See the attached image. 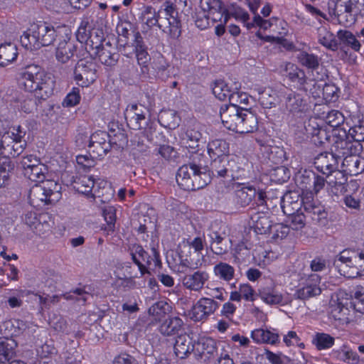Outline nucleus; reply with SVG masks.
<instances>
[{
  "label": "nucleus",
  "mask_w": 364,
  "mask_h": 364,
  "mask_svg": "<svg viewBox=\"0 0 364 364\" xmlns=\"http://www.w3.org/2000/svg\"><path fill=\"white\" fill-rule=\"evenodd\" d=\"M18 83L38 100L48 99L55 88V81L50 75L36 65H28L20 73Z\"/></svg>",
  "instance_id": "nucleus-1"
},
{
  "label": "nucleus",
  "mask_w": 364,
  "mask_h": 364,
  "mask_svg": "<svg viewBox=\"0 0 364 364\" xmlns=\"http://www.w3.org/2000/svg\"><path fill=\"white\" fill-rule=\"evenodd\" d=\"M65 29L55 28L50 23L39 21L31 26L21 36V43L28 50H38L53 44Z\"/></svg>",
  "instance_id": "nucleus-2"
},
{
  "label": "nucleus",
  "mask_w": 364,
  "mask_h": 364,
  "mask_svg": "<svg viewBox=\"0 0 364 364\" xmlns=\"http://www.w3.org/2000/svg\"><path fill=\"white\" fill-rule=\"evenodd\" d=\"M334 266L345 277L364 276V252L344 250L335 257Z\"/></svg>",
  "instance_id": "nucleus-3"
},
{
  "label": "nucleus",
  "mask_w": 364,
  "mask_h": 364,
  "mask_svg": "<svg viewBox=\"0 0 364 364\" xmlns=\"http://www.w3.org/2000/svg\"><path fill=\"white\" fill-rule=\"evenodd\" d=\"M61 186L54 180H46L31 187L29 201L34 207L55 203L61 198Z\"/></svg>",
  "instance_id": "nucleus-4"
},
{
  "label": "nucleus",
  "mask_w": 364,
  "mask_h": 364,
  "mask_svg": "<svg viewBox=\"0 0 364 364\" xmlns=\"http://www.w3.org/2000/svg\"><path fill=\"white\" fill-rule=\"evenodd\" d=\"M133 262L138 266L141 276L149 273L148 269L156 268L161 264L160 255L157 250L152 247L149 254L139 245H133L130 248Z\"/></svg>",
  "instance_id": "nucleus-5"
},
{
  "label": "nucleus",
  "mask_w": 364,
  "mask_h": 364,
  "mask_svg": "<svg viewBox=\"0 0 364 364\" xmlns=\"http://www.w3.org/2000/svg\"><path fill=\"white\" fill-rule=\"evenodd\" d=\"M226 226L221 222H213L208 229L207 236L210 240L211 251L217 255H223L228 252V246L224 243L227 237Z\"/></svg>",
  "instance_id": "nucleus-6"
},
{
  "label": "nucleus",
  "mask_w": 364,
  "mask_h": 364,
  "mask_svg": "<svg viewBox=\"0 0 364 364\" xmlns=\"http://www.w3.org/2000/svg\"><path fill=\"white\" fill-rule=\"evenodd\" d=\"M280 105L282 112L287 115L301 116L306 112V105L303 97L298 93L286 87V90Z\"/></svg>",
  "instance_id": "nucleus-7"
},
{
  "label": "nucleus",
  "mask_w": 364,
  "mask_h": 364,
  "mask_svg": "<svg viewBox=\"0 0 364 364\" xmlns=\"http://www.w3.org/2000/svg\"><path fill=\"white\" fill-rule=\"evenodd\" d=\"M96 65L92 60H80L74 70V79L82 87H88L97 79Z\"/></svg>",
  "instance_id": "nucleus-8"
},
{
  "label": "nucleus",
  "mask_w": 364,
  "mask_h": 364,
  "mask_svg": "<svg viewBox=\"0 0 364 364\" xmlns=\"http://www.w3.org/2000/svg\"><path fill=\"white\" fill-rule=\"evenodd\" d=\"M55 56L58 62L68 63L74 56L77 47L71 40V34L65 29L55 41Z\"/></svg>",
  "instance_id": "nucleus-9"
},
{
  "label": "nucleus",
  "mask_w": 364,
  "mask_h": 364,
  "mask_svg": "<svg viewBox=\"0 0 364 364\" xmlns=\"http://www.w3.org/2000/svg\"><path fill=\"white\" fill-rule=\"evenodd\" d=\"M301 205L305 213L317 222L326 218L328 213L321 202L315 198L313 191L304 192L301 195Z\"/></svg>",
  "instance_id": "nucleus-10"
},
{
  "label": "nucleus",
  "mask_w": 364,
  "mask_h": 364,
  "mask_svg": "<svg viewBox=\"0 0 364 364\" xmlns=\"http://www.w3.org/2000/svg\"><path fill=\"white\" fill-rule=\"evenodd\" d=\"M220 304L213 299L202 297L193 305L191 318L195 321H203L213 315L219 308Z\"/></svg>",
  "instance_id": "nucleus-11"
},
{
  "label": "nucleus",
  "mask_w": 364,
  "mask_h": 364,
  "mask_svg": "<svg viewBox=\"0 0 364 364\" xmlns=\"http://www.w3.org/2000/svg\"><path fill=\"white\" fill-rule=\"evenodd\" d=\"M236 102L225 105L220 107V115L222 122L227 129L237 132L243 109Z\"/></svg>",
  "instance_id": "nucleus-12"
},
{
  "label": "nucleus",
  "mask_w": 364,
  "mask_h": 364,
  "mask_svg": "<svg viewBox=\"0 0 364 364\" xmlns=\"http://www.w3.org/2000/svg\"><path fill=\"white\" fill-rule=\"evenodd\" d=\"M240 87L238 82H228L223 80H217L213 83L212 90L213 95L220 100H225L229 99L231 102H237L235 97L239 96V92H237Z\"/></svg>",
  "instance_id": "nucleus-13"
},
{
  "label": "nucleus",
  "mask_w": 364,
  "mask_h": 364,
  "mask_svg": "<svg viewBox=\"0 0 364 364\" xmlns=\"http://www.w3.org/2000/svg\"><path fill=\"white\" fill-rule=\"evenodd\" d=\"M321 277L317 273H313L308 276L305 280L304 285L296 290V298L301 300L318 296L321 294L320 287Z\"/></svg>",
  "instance_id": "nucleus-14"
},
{
  "label": "nucleus",
  "mask_w": 364,
  "mask_h": 364,
  "mask_svg": "<svg viewBox=\"0 0 364 364\" xmlns=\"http://www.w3.org/2000/svg\"><path fill=\"white\" fill-rule=\"evenodd\" d=\"M147 109L141 105H129L124 111L128 125L133 129H141L145 124Z\"/></svg>",
  "instance_id": "nucleus-15"
},
{
  "label": "nucleus",
  "mask_w": 364,
  "mask_h": 364,
  "mask_svg": "<svg viewBox=\"0 0 364 364\" xmlns=\"http://www.w3.org/2000/svg\"><path fill=\"white\" fill-rule=\"evenodd\" d=\"M107 134L103 132H96L90 138L88 147L93 157H103L111 149V145L107 140Z\"/></svg>",
  "instance_id": "nucleus-16"
},
{
  "label": "nucleus",
  "mask_w": 364,
  "mask_h": 364,
  "mask_svg": "<svg viewBox=\"0 0 364 364\" xmlns=\"http://www.w3.org/2000/svg\"><path fill=\"white\" fill-rule=\"evenodd\" d=\"M209 279V274L206 271L198 270L185 274L182 278L183 286L193 291H200Z\"/></svg>",
  "instance_id": "nucleus-17"
},
{
  "label": "nucleus",
  "mask_w": 364,
  "mask_h": 364,
  "mask_svg": "<svg viewBox=\"0 0 364 364\" xmlns=\"http://www.w3.org/2000/svg\"><path fill=\"white\" fill-rule=\"evenodd\" d=\"M286 90V87L281 85L274 88H267L263 90H259V100L262 105L265 108L275 107L277 104L282 102V98Z\"/></svg>",
  "instance_id": "nucleus-18"
},
{
  "label": "nucleus",
  "mask_w": 364,
  "mask_h": 364,
  "mask_svg": "<svg viewBox=\"0 0 364 364\" xmlns=\"http://www.w3.org/2000/svg\"><path fill=\"white\" fill-rule=\"evenodd\" d=\"M94 53L102 64L109 67L116 65L119 57L116 48L110 42L97 46Z\"/></svg>",
  "instance_id": "nucleus-19"
},
{
  "label": "nucleus",
  "mask_w": 364,
  "mask_h": 364,
  "mask_svg": "<svg viewBox=\"0 0 364 364\" xmlns=\"http://www.w3.org/2000/svg\"><path fill=\"white\" fill-rule=\"evenodd\" d=\"M284 75H285L291 82L296 83L299 90L306 91L308 84L307 77L304 70L299 68L296 64L288 62L286 63L283 68Z\"/></svg>",
  "instance_id": "nucleus-20"
},
{
  "label": "nucleus",
  "mask_w": 364,
  "mask_h": 364,
  "mask_svg": "<svg viewBox=\"0 0 364 364\" xmlns=\"http://www.w3.org/2000/svg\"><path fill=\"white\" fill-rule=\"evenodd\" d=\"M358 11V1L348 0L336 5L335 14L340 21H346L347 24H351L355 21V15Z\"/></svg>",
  "instance_id": "nucleus-21"
},
{
  "label": "nucleus",
  "mask_w": 364,
  "mask_h": 364,
  "mask_svg": "<svg viewBox=\"0 0 364 364\" xmlns=\"http://www.w3.org/2000/svg\"><path fill=\"white\" fill-rule=\"evenodd\" d=\"M314 165L319 172L329 176L337 169L338 159L332 153H321L315 158Z\"/></svg>",
  "instance_id": "nucleus-22"
},
{
  "label": "nucleus",
  "mask_w": 364,
  "mask_h": 364,
  "mask_svg": "<svg viewBox=\"0 0 364 364\" xmlns=\"http://www.w3.org/2000/svg\"><path fill=\"white\" fill-rule=\"evenodd\" d=\"M346 138H337L333 144L332 149L337 158H344L350 154H358L362 149L361 144H355Z\"/></svg>",
  "instance_id": "nucleus-23"
},
{
  "label": "nucleus",
  "mask_w": 364,
  "mask_h": 364,
  "mask_svg": "<svg viewBox=\"0 0 364 364\" xmlns=\"http://www.w3.org/2000/svg\"><path fill=\"white\" fill-rule=\"evenodd\" d=\"M330 356L333 359L347 364H359L361 361L358 353L348 343H343L341 347L333 349Z\"/></svg>",
  "instance_id": "nucleus-24"
},
{
  "label": "nucleus",
  "mask_w": 364,
  "mask_h": 364,
  "mask_svg": "<svg viewBox=\"0 0 364 364\" xmlns=\"http://www.w3.org/2000/svg\"><path fill=\"white\" fill-rule=\"evenodd\" d=\"M26 132L21 129L20 126L13 127L12 131L8 132V135L11 136L12 142L5 147H2V150L7 151L14 157L18 156L24 149L26 143L21 144V139L25 136Z\"/></svg>",
  "instance_id": "nucleus-25"
},
{
  "label": "nucleus",
  "mask_w": 364,
  "mask_h": 364,
  "mask_svg": "<svg viewBox=\"0 0 364 364\" xmlns=\"http://www.w3.org/2000/svg\"><path fill=\"white\" fill-rule=\"evenodd\" d=\"M198 171V165L190 163L181 166L176 174V181L179 186L184 190L189 189L191 186V180L193 176Z\"/></svg>",
  "instance_id": "nucleus-26"
},
{
  "label": "nucleus",
  "mask_w": 364,
  "mask_h": 364,
  "mask_svg": "<svg viewBox=\"0 0 364 364\" xmlns=\"http://www.w3.org/2000/svg\"><path fill=\"white\" fill-rule=\"evenodd\" d=\"M229 177L232 179L247 178V161L245 159L237 156L228 158Z\"/></svg>",
  "instance_id": "nucleus-27"
},
{
  "label": "nucleus",
  "mask_w": 364,
  "mask_h": 364,
  "mask_svg": "<svg viewBox=\"0 0 364 364\" xmlns=\"http://www.w3.org/2000/svg\"><path fill=\"white\" fill-rule=\"evenodd\" d=\"M231 17L234 18L236 21L242 23L247 29H250L253 27V23H250L248 22L250 15L244 9L236 7L231 10H224L223 14H220L219 20L220 22L227 23Z\"/></svg>",
  "instance_id": "nucleus-28"
},
{
  "label": "nucleus",
  "mask_w": 364,
  "mask_h": 364,
  "mask_svg": "<svg viewBox=\"0 0 364 364\" xmlns=\"http://www.w3.org/2000/svg\"><path fill=\"white\" fill-rule=\"evenodd\" d=\"M195 348L191 337L187 334H181L176 340L174 353L178 358L183 359L194 350Z\"/></svg>",
  "instance_id": "nucleus-29"
},
{
  "label": "nucleus",
  "mask_w": 364,
  "mask_h": 364,
  "mask_svg": "<svg viewBox=\"0 0 364 364\" xmlns=\"http://www.w3.org/2000/svg\"><path fill=\"white\" fill-rule=\"evenodd\" d=\"M251 338L256 343L275 345L279 342V335L276 330L257 328L251 332Z\"/></svg>",
  "instance_id": "nucleus-30"
},
{
  "label": "nucleus",
  "mask_w": 364,
  "mask_h": 364,
  "mask_svg": "<svg viewBox=\"0 0 364 364\" xmlns=\"http://www.w3.org/2000/svg\"><path fill=\"white\" fill-rule=\"evenodd\" d=\"M257 118L247 109H243L240 114V120L238 126L237 133H250L257 129Z\"/></svg>",
  "instance_id": "nucleus-31"
},
{
  "label": "nucleus",
  "mask_w": 364,
  "mask_h": 364,
  "mask_svg": "<svg viewBox=\"0 0 364 364\" xmlns=\"http://www.w3.org/2000/svg\"><path fill=\"white\" fill-rule=\"evenodd\" d=\"M208 153L213 159L228 158L229 144L223 139H214L210 141L207 146Z\"/></svg>",
  "instance_id": "nucleus-32"
},
{
  "label": "nucleus",
  "mask_w": 364,
  "mask_h": 364,
  "mask_svg": "<svg viewBox=\"0 0 364 364\" xmlns=\"http://www.w3.org/2000/svg\"><path fill=\"white\" fill-rule=\"evenodd\" d=\"M213 272L217 279L225 282H230L235 276L234 267L225 262H219L215 264Z\"/></svg>",
  "instance_id": "nucleus-33"
},
{
  "label": "nucleus",
  "mask_w": 364,
  "mask_h": 364,
  "mask_svg": "<svg viewBox=\"0 0 364 364\" xmlns=\"http://www.w3.org/2000/svg\"><path fill=\"white\" fill-rule=\"evenodd\" d=\"M164 12L166 15V18L167 20L168 27L169 28V31L173 36H178L180 35L179 28V22L176 18L178 14L177 11L176 10L173 4L170 1H166L164 4Z\"/></svg>",
  "instance_id": "nucleus-34"
},
{
  "label": "nucleus",
  "mask_w": 364,
  "mask_h": 364,
  "mask_svg": "<svg viewBox=\"0 0 364 364\" xmlns=\"http://www.w3.org/2000/svg\"><path fill=\"white\" fill-rule=\"evenodd\" d=\"M18 48L14 43L0 46V66L6 67L14 62L18 57Z\"/></svg>",
  "instance_id": "nucleus-35"
},
{
  "label": "nucleus",
  "mask_w": 364,
  "mask_h": 364,
  "mask_svg": "<svg viewBox=\"0 0 364 364\" xmlns=\"http://www.w3.org/2000/svg\"><path fill=\"white\" fill-rule=\"evenodd\" d=\"M256 189L252 186H243L235 191V202L241 207L247 206L256 196Z\"/></svg>",
  "instance_id": "nucleus-36"
},
{
  "label": "nucleus",
  "mask_w": 364,
  "mask_h": 364,
  "mask_svg": "<svg viewBox=\"0 0 364 364\" xmlns=\"http://www.w3.org/2000/svg\"><path fill=\"white\" fill-rule=\"evenodd\" d=\"M183 324L178 317H171L164 320L159 326V331L166 336H171L178 333Z\"/></svg>",
  "instance_id": "nucleus-37"
},
{
  "label": "nucleus",
  "mask_w": 364,
  "mask_h": 364,
  "mask_svg": "<svg viewBox=\"0 0 364 364\" xmlns=\"http://www.w3.org/2000/svg\"><path fill=\"white\" fill-rule=\"evenodd\" d=\"M338 44L342 48L349 47L354 51L358 52L361 48V44L352 32L348 30H339L337 32Z\"/></svg>",
  "instance_id": "nucleus-38"
},
{
  "label": "nucleus",
  "mask_w": 364,
  "mask_h": 364,
  "mask_svg": "<svg viewBox=\"0 0 364 364\" xmlns=\"http://www.w3.org/2000/svg\"><path fill=\"white\" fill-rule=\"evenodd\" d=\"M228 165V158L214 159L210 164V172L213 178H230Z\"/></svg>",
  "instance_id": "nucleus-39"
},
{
  "label": "nucleus",
  "mask_w": 364,
  "mask_h": 364,
  "mask_svg": "<svg viewBox=\"0 0 364 364\" xmlns=\"http://www.w3.org/2000/svg\"><path fill=\"white\" fill-rule=\"evenodd\" d=\"M312 344L318 350H328L335 343V338L326 333H316L311 340Z\"/></svg>",
  "instance_id": "nucleus-40"
},
{
  "label": "nucleus",
  "mask_w": 364,
  "mask_h": 364,
  "mask_svg": "<svg viewBox=\"0 0 364 364\" xmlns=\"http://www.w3.org/2000/svg\"><path fill=\"white\" fill-rule=\"evenodd\" d=\"M195 350L201 355H214L217 351L216 341L211 338H201L195 343Z\"/></svg>",
  "instance_id": "nucleus-41"
},
{
  "label": "nucleus",
  "mask_w": 364,
  "mask_h": 364,
  "mask_svg": "<svg viewBox=\"0 0 364 364\" xmlns=\"http://www.w3.org/2000/svg\"><path fill=\"white\" fill-rule=\"evenodd\" d=\"M296 59L301 65L311 70H315L318 69L321 61V59L318 57V55L314 53H307L306 51L300 52L297 55Z\"/></svg>",
  "instance_id": "nucleus-42"
},
{
  "label": "nucleus",
  "mask_w": 364,
  "mask_h": 364,
  "mask_svg": "<svg viewBox=\"0 0 364 364\" xmlns=\"http://www.w3.org/2000/svg\"><path fill=\"white\" fill-rule=\"evenodd\" d=\"M300 195L296 192H289L287 193L282 198V208L284 214L291 215L292 210H298L300 204L298 203L297 200Z\"/></svg>",
  "instance_id": "nucleus-43"
},
{
  "label": "nucleus",
  "mask_w": 364,
  "mask_h": 364,
  "mask_svg": "<svg viewBox=\"0 0 364 364\" xmlns=\"http://www.w3.org/2000/svg\"><path fill=\"white\" fill-rule=\"evenodd\" d=\"M318 41L325 48L335 51L338 48V43L334 35L326 28H322L318 30Z\"/></svg>",
  "instance_id": "nucleus-44"
},
{
  "label": "nucleus",
  "mask_w": 364,
  "mask_h": 364,
  "mask_svg": "<svg viewBox=\"0 0 364 364\" xmlns=\"http://www.w3.org/2000/svg\"><path fill=\"white\" fill-rule=\"evenodd\" d=\"M191 187L186 191H196L203 188L210 182V174L201 170V167L198 166V171L193 176L191 180Z\"/></svg>",
  "instance_id": "nucleus-45"
},
{
  "label": "nucleus",
  "mask_w": 364,
  "mask_h": 364,
  "mask_svg": "<svg viewBox=\"0 0 364 364\" xmlns=\"http://www.w3.org/2000/svg\"><path fill=\"white\" fill-rule=\"evenodd\" d=\"M200 139L201 134L200 132L194 129H188L182 137V143L186 148L190 149V151L193 152L198 146Z\"/></svg>",
  "instance_id": "nucleus-46"
},
{
  "label": "nucleus",
  "mask_w": 364,
  "mask_h": 364,
  "mask_svg": "<svg viewBox=\"0 0 364 364\" xmlns=\"http://www.w3.org/2000/svg\"><path fill=\"white\" fill-rule=\"evenodd\" d=\"M95 185V180L90 176H81L75 181V188L83 194L90 193Z\"/></svg>",
  "instance_id": "nucleus-47"
},
{
  "label": "nucleus",
  "mask_w": 364,
  "mask_h": 364,
  "mask_svg": "<svg viewBox=\"0 0 364 364\" xmlns=\"http://www.w3.org/2000/svg\"><path fill=\"white\" fill-rule=\"evenodd\" d=\"M48 173L47 166L41 162H38L30 171L26 174V177L32 181L38 183L45 182V175Z\"/></svg>",
  "instance_id": "nucleus-48"
},
{
  "label": "nucleus",
  "mask_w": 364,
  "mask_h": 364,
  "mask_svg": "<svg viewBox=\"0 0 364 364\" xmlns=\"http://www.w3.org/2000/svg\"><path fill=\"white\" fill-rule=\"evenodd\" d=\"M259 296L264 302L269 305L282 304L283 303L282 294L274 290L263 289L260 291Z\"/></svg>",
  "instance_id": "nucleus-49"
},
{
  "label": "nucleus",
  "mask_w": 364,
  "mask_h": 364,
  "mask_svg": "<svg viewBox=\"0 0 364 364\" xmlns=\"http://www.w3.org/2000/svg\"><path fill=\"white\" fill-rule=\"evenodd\" d=\"M358 154H350L344 157L342 165L345 167V171L348 172L351 175L358 173L360 161L357 155Z\"/></svg>",
  "instance_id": "nucleus-50"
},
{
  "label": "nucleus",
  "mask_w": 364,
  "mask_h": 364,
  "mask_svg": "<svg viewBox=\"0 0 364 364\" xmlns=\"http://www.w3.org/2000/svg\"><path fill=\"white\" fill-rule=\"evenodd\" d=\"M145 139H146L145 132L141 131L136 134L132 140V143L134 146L133 151H134V154L136 153L146 154L147 152L149 146L145 143Z\"/></svg>",
  "instance_id": "nucleus-51"
},
{
  "label": "nucleus",
  "mask_w": 364,
  "mask_h": 364,
  "mask_svg": "<svg viewBox=\"0 0 364 364\" xmlns=\"http://www.w3.org/2000/svg\"><path fill=\"white\" fill-rule=\"evenodd\" d=\"M314 173L310 171H304V173L298 175L296 177V183L297 186L304 192L311 191L310 188L312 186L313 176L311 174Z\"/></svg>",
  "instance_id": "nucleus-52"
},
{
  "label": "nucleus",
  "mask_w": 364,
  "mask_h": 364,
  "mask_svg": "<svg viewBox=\"0 0 364 364\" xmlns=\"http://www.w3.org/2000/svg\"><path fill=\"white\" fill-rule=\"evenodd\" d=\"M203 240L200 237H196L191 241L183 242L179 245V254L183 257L184 250L193 248L195 252H200L203 250Z\"/></svg>",
  "instance_id": "nucleus-53"
},
{
  "label": "nucleus",
  "mask_w": 364,
  "mask_h": 364,
  "mask_svg": "<svg viewBox=\"0 0 364 364\" xmlns=\"http://www.w3.org/2000/svg\"><path fill=\"white\" fill-rule=\"evenodd\" d=\"M48 218L47 214H41L38 215V220L34 225L32 231L38 235H44L50 230L51 225L47 220Z\"/></svg>",
  "instance_id": "nucleus-54"
},
{
  "label": "nucleus",
  "mask_w": 364,
  "mask_h": 364,
  "mask_svg": "<svg viewBox=\"0 0 364 364\" xmlns=\"http://www.w3.org/2000/svg\"><path fill=\"white\" fill-rule=\"evenodd\" d=\"M352 304L356 311L364 314V289L357 287L352 295Z\"/></svg>",
  "instance_id": "nucleus-55"
},
{
  "label": "nucleus",
  "mask_w": 364,
  "mask_h": 364,
  "mask_svg": "<svg viewBox=\"0 0 364 364\" xmlns=\"http://www.w3.org/2000/svg\"><path fill=\"white\" fill-rule=\"evenodd\" d=\"M255 223V227L260 233H266L271 227L270 220L268 217L264 214H257L252 217Z\"/></svg>",
  "instance_id": "nucleus-56"
},
{
  "label": "nucleus",
  "mask_w": 364,
  "mask_h": 364,
  "mask_svg": "<svg viewBox=\"0 0 364 364\" xmlns=\"http://www.w3.org/2000/svg\"><path fill=\"white\" fill-rule=\"evenodd\" d=\"M40 159L33 154L23 156L20 161V166L23 175L26 176L30 170L37 165Z\"/></svg>",
  "instance_id": "nucleus-57"
},
{
  "label": "nucleus",
  "mask_w": 364,
  "mask_h": 364,
  "mask_svg": "<svg viewBox=\"0 0 364 364\" xmlns=\"http://www.w3.org/2000/svg\"><path fill=\"white\" fill-rule=\"evenodd\" d=\"M15 164L11 159L2 157L0 159V173L6 181L9 180L11 174L14 173Z\"/></svg>",
  "instance_id": "nucleus-58"
},
{
  "label": "nucleus",
  "mask_w": 364,
  "mask_h": 364,
  "mask_svg": "<svg viewBox=\"0 0 364 364\" xmlns=\"http://www.w3.org/2000/svg\"><path fill=\"white\" fill-rule=\"evenodd\" d=\"M344 120V116L338 110H331L326 116V122L332 127H339Z\"/></svg>",
  "instance_id": "nucleus-59"
},
{
  "label": "nucleus",
  "mask_w": 364,
  "mask_h": 364,
  "mask_svg": "<svg viewBox=\"0 0 364 364\" xmlns=\"http://www.w3.org/2000/svg\"><path fill=\"white\" fill-rule=\"evenodd\" d=\"M264 355L271 364H290L291 363L290 359L282 353H274L269 350H266Z\"/></svg>",
  "instance_id": "nucleus-60"
},
{
  "label": "nucleus",
  "mask_w": 364,
  "mask_h": 364,
  "mask_svg": "<svg viewBox=\"0 0 364 364\" xmlns=\"http://www.w3.org/2000/svg\"><path fill=\"white\" fill-rule=\"evenodd\" d=\"M103 216L107 222L109 231L114 230L116 210L113 206H106L103 209Z\"/></svg>",
  "instance_id": "nucleus-61"
},
{
  "label": "nucleus",
  "mask_w": 364,
  "mask_h": 364,
  "mask_svg": "<svg viewBox=\"0 0 364 364\" xmlns=\"http://www.w3.org/2000/svg\"><path fill=\"white\" fill-rule=\"evenodd\" d=\"M348 136H350L355 144L364 141V126L359 124L350 127L348 130Z\"/></svg>",
  "instance_id": "nucleus-62"
},
{
  "label": "nucleus",
  "mask_w": 364,
  "mask_h": 364,
  "mask_svg": "<svg viewBox=\"0 0 364 364\" xmlns=\"http://www.w3.org/2000/svg\"><path fill=\"white\" fill-rule=\"evenodd\" d=\"M80 101V90L77 87H73L63 100V105L65 107H73L77 105Z\"/></svg>",
  "instance_id": "nucleus-63"
},
{
  "label": "nucleus",
  "mask_w": 364,
  "mask_h": 364,
  "mask_svg": "<svg viewBox=\"0 0 364 364\" xmlns=\"http://www.w3.org/2000/svg\"><path fill=\"white\" fill-rule=\"evenodd\" d=\"M237 289L242 299L247 301H253L255 300V290L249 284H240Z\"/></svg>",
  "instance_id": "nucleus-64"
}]
</instances>
